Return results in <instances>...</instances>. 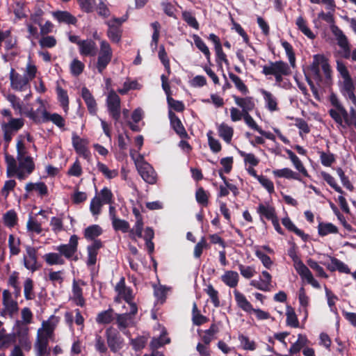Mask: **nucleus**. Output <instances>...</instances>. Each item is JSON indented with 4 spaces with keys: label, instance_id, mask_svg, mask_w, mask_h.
Segmentation results:
<instances>
[{
    "label": "nucleus",
    "instance_id": "f257e3e1",
    "mask_svg": "<svg viewBox=\"0 0 356 356\" xmlns=\"http://www.w3.org/2000/svg\"><path fill=\"white\" fill-rule=\"evenodd\" d=\"M330 104L333 106L329 110V114L331 118L337 124L339 127L346 128V123L350 115L345 107L342 105L338 97L334 93H331L329 97Z\"/></svg>",
    "mask_w": 356,
    "mask_h": 356
},
{
    "label": "nucleus",
    "instance_id": "f03ea898",
    "mask_svg": "<svg viewBox=\"0 0 356 356\" xmlns=\"http://www.w3.org/2000/svg\"><path fill=\"white\" fill-rule=\"evenodd\" d=\"M130 155L143 179L149 184H155L156 181V173L154 168L145 161L143 156L138 154L137 156H135L132 150L130 152Z\"/></svg>",
    "mask_w": 356,
    "mask_h": 356
},
{
    "label": "nucleus",
    "instance_id": "7ed1b4c3",
    "mask_svg": "<svg viewBox=\"0 0 356 356\" xmlns=\"http://www.w3.org/2000/svg\"><path fill=\"white\" fill-rule=\"evenodd\" d=\"M262 73L266 76L273 75L275 76V81L280 83L283 80L284 76L291 74L290 68L287 63L283 61L270 62L262 67Z\"/></svg>",
    "mask_w": 356,
    "mask_h": 356
},
{
    "label": "nucleus",
    "instance_id": "20e7f679",
    "mask_svg": "<svg viewBox=\"0 0 356 356\" xmlns=\"http://www.w3.org/2000/svg\"><path fill=\"white\" fill-rule=\"evenodd\" d=\"M320 67H321L323 73L327 79H331L332 70L327 62V60L323 55H315L312 65L310 66V71L314 78L318 80H321L320 74Z\"/></svg>",
    "mask_w": 356,
    "mask_h": 356
},
{
    "label": "nucleus",
    "instance_id": "39448f33",
    "mask_svg": "<svg viewBox=\"0 0 356 356\" xmlns=\"http://www.w3.org/2000/svg\"><path fill=\"white\" fill-rule=\"evenodd\" d=\"M128 13H127L121 17H114L108 22V29L107 32L108 37L112 42L118 43L120 42L122 35L120 26L128 19Z\"/></svg>",
    "mask_w": 356,
    "mask_h": 356
},
{
    "label": "nucleus",
    "instance_id": "423d86ee",
    "mask_svg": "<svg viewBox=\"0 0 356 356\" xmlns=\"http://www.w3.org/2000/svg\"><path fill=\"white\" fill-rule=\"evenodd\" d=\"M138 312L136 304H131L129 307V312L116 314V323L120 330H125L127 327L136 325V314Z\"/></svg>",
    "mask_w": 356,
    "mask_h": 356
},
{
    "label": "nucleus",
    "instance_id": "0eeeda50",
    "mask_svg": "<svg viewBox=\"0 0 356 356\" xmlns=\"http://www.w3.org/2000/svg\"><path fill=\"white\" fill-rule=\"evenodd\" d=\"M339 89L346 100H350L356 107V82L351 77L343 79L339 83Z\"/></svg>",
    "mask_w": 356,
    "mask_h": 356
},
{
    "label": "nucleus",
    "instance_id": "6e6552de",
    "mask_svg": "<svg viewBox=\"0 0 356 356\" xmlns=\"http://www.w3.org/2000/svg\"><path fill=\"white\" fill-rule=\"evenodd\" d=\"M106 104L110 114L118 120L120 117V98L113 90L108 93Z\"/></svg>",
    "mask_w": 356,
    "mask_h": 356
},
{
    "label": "nucleus",
    "instance_id": "1a4fd4ad",
    "mask_svg": "<svg viewBox=\"0 0 356 356\" xmlns=\"http://www.w3.org/2000/svg\"><path fill=\"white\" fill-rule=\"evenodd\" d=\"M106 340L111 350L116 353L122 348L123 340L119 332L113 327H108L106 330Z\"/></svg>",
    "mask_w": 356,
    "mask_h": 356
},
{
    "label": "nucleus",
    "instance_id": "9d476101",
    "mask_svg": "<svg viewBox=\"0 0 356 356\" xmlns=\"http://www.w3.org/2000/svg\"><path fill=\"white\" fill-rule=\"evenodd\" d=\"M115 289L118 293V297L115 298L116 302H120V300L122 298L126 301L129 307H131V304H135L132 302V290L125 286L124 277L120 279V282L116 284Z\"/></svg>",
    "mask_w": 356,
    "mask_h": 356
},
{
    "label": "nucleus",
    "instance_id": "9b49d317",
    "mask_svg": "<svg viewBox=\"0 0 356 356\" xmlns=\"http://www.w3.org/2000/svg\"><path fill=\"white\" fill-rule=\"evenodd\" d=\"M112 58V50L110 46H101L100 51L98 54L97 69L99 73H102L106 69Z\"/></svg>",
    "mask_w": 356,
    "mask_h": 356
},
{
    "label": "nucleus",
    "instance_id": "f8f14e48",
    "mask_svg": "<svg viewBox=\"0 0 356 356\" xmlns=\"http://www.w3.org/2000/svg\"><path fill=\"white\" fill-rule=\"evenodd\" d=\"M10 86L13 90L23 91L27 88L29 79L26 76H22L12 68L10 72Z\"/></svg>",
    "mask_w": 356,
    "mask_h": 356
},
{
    "label": "nucleus",
    "instance_id": "ddd939ff",
    "mask_svg": "<svg viewBox=\"0 0 356 356\" xmlns=\"http://www.w3.org/2000/svg\"><path fill=\"white\" fill-rule=\"evenodd\" d=\"M72 144L79 155L83 156L84 159L89 157L90 152L87 147L88 144L87 139L80 138L76 134L73 133Z\"/></svg>",
    "mask_w": 356,
    "mask_h": 356
},
{
    "label": "nucleus",
    "instance_id": "4468645a",
    "mask_svg": "<svg viewBox=\"0 0 356 356\" xmlns=\"http://www.w3.org/2000/svg\"><path fill=\"white\" fill-rule=\"evenodd\" d=\"M28 258L24 257V264L26 268L35 272L40 268V265L37 261V252L34 248L28 247L26 248Z\"/></svg>",
    "mask_w": 356,
    "mask_h": 356
},
{
    "label": "nucleus",
    "instance_id": "2eb2a0df",
    "mask_svg": "<svg viewBox=\"0 0 356 356\" xmlns=\"http://www.w3.org/2000/svg\"><path fill=\"white\" fill-rule=\"evenodd\" d=\"M37 334V339L35 347L37 350L38 356H49L50 355V349L48 348L49 338Z\"/></svg>",
    "mask_w": 356,
    "mask_h": 356
},
{
    "label": "nucleus",
    "instance_id": "dca6fc26",
    "mask_svg": "<svg viewBox=\"0 0 356 356\" xmlns=\"http://www.w3.org/2000/svg\"><path fill=\"white\" fill-rule=\"evenodd\" d=\"M83 284V282L81 280L76 281L75 280L73 281L72 293V296L70 298L73 302H74L77 305L83 307L85 304V300L82 295V289L81 287V285Z\"/></svg>",
    "mask_w": 356,
    "mask_h": 356
},
{
    "label": "nucleus",
    "instance_id": "f3484780",
    "mask_svg": "<svg viewBox=\"0 0 356 356\" xmlns=\"http://www.w3.org/2000/svg\"><path fill=\"white\" fill-rule=\"evenodd\" d=\"M170 124L175 131L181 137L186 138L188 134L179 118L171 110L168 112Z\"/></svg>",
    "mask_w": 356,
    "mask_h": 356
},
{
    "label": "nucleus",
    "instance_id": "a211bd4d",
    "mask_svg": "<svg viewBox=\"0 0 356 356\" xmlns=\"http://www.w3.org/2000/svg\"><path fill=\"white\" fill-rule=\"evenodd\" d=\"M233 98L236 104L241 108L244 114L249 113V112L252 111L255 107V104L252 97H238L234 95Z\"/></svg>",
    "mask_w": 356,
    "mask_h": 356
},
{
    "label": "nucleus",
    "instance_id": "6ab92c4d",
    "mask_svg": "<svg viewBox=\"0 0 356 356\" xmlns=\"http://www.w3.org/2000/svg\"><path fill=\"white\" fill-rule=\"evenodd\" d=\"M102 243L99 240H95L94 242L88 247V259L87 264L93 266L97 261L98 250L102 248Z\"/></svg>",
    "mask_w": 356,
    "mask_h": 356
},
{
    "label": "nucleus",
    "instance_id": "aec40b11",
    "mask_svg": "<svg viewBox=\"0 0 356 356\" xmlns=\"http://www.w3.org/2000/svg\"><path fill=\"white\" fill-rule=\"evenodd\" d=\"M330 263L325 264V265H326L327 269H329L330 271L339 270L341 273L347 274L350 273V268L343 261L332 257H330Z\"/></svg>",
    "mask_w": 356,
    "mask_h": 356
},
{
    "label": "nucleus",
    "instance_id": "412c9836",
    "mask_svg": "<svg viewBox=\"0 0 356 356\" xmlns=\"http://www.w3.org/2000/svg\"><path fill=\"white\" fill-rule=\"evenodd\" d=\"M81 95L87 105L89 112L92 115H95L97 112V103L89 90L85 87L83 88Z\"/></svg>",
    "mask_w": 356,
    "mask_h": 356
},
{
    "label": "nucleus",
    "instance_id": "4be33fe9",
    "mask_svg": "<svg viewBox=\"0 0 356 356\" xmlns=\"http://www.w3.org/2000/svg\"><path fill=\"white\" fill-rule=\"evenodd\" d=\"M42 122H52L54 124L61 128L65 126L64 118L58 113H50L46 110L42 111Z\"/></svg>",
    "mask_w": 356,
    "mask_h": 356
},
{
    "label": "nucleus",
    "instance_id": "5701e85b",
    "mask_svg": "<svg viewBox=\"0 0 356 356\" xmlns=\"http://www.w3.org/2000/svg\"><path fill=\"white\" fill-rule=\"evenodd\" d=\"M218 135L227 143H230L234 134V129L226 123H221L217 127Z\"/></svg>",
    "mask_w": 356,
    "mask_h": 356
},
{
    "label": "nucleus",
    "instance_id": "b1692460",
    "mask_svg": "<svg viewBox=\"0 0 356 356\" xmlns=\"http://www.w3.org/2000/svg\"><path fill=\"white\" fill-rule=\"evenodd\" d=\"M221 280L227 286L234 288L238 284L239 275L236 271L227 270L222 275Z\"/></svg>",
    "mask_w": 356,
    "mask_h": 356
},
{
    "label": "nucleus",
    "instance_id": "393cba45",
    "mask_svg": "<svg viewBox=\"0 0 356 356\" xmlns=\"http://www.w3.org/2000/svg\"><path fill=\"white\" fill-rule=\"evenodd\" d=\"M261 93L264 97L266 108L271 112L277 111V102L275 97L271 92L264 89L261 90Z\"/></svg>",
    "mask_w": 356,
    "mask_h": 356
},
{
    "label": "nucleus",
    "instance_id": "a878e982",
    "mask_svg": "<svg viewBox=\"0 0 356 356\" xmlns=\"http://www.w3.org/2000/svg\"><path fill=\"white\" fill-rule=\"evenodd\" d=\"M234 294L238 307L246 312H252L253 307L245 296L238 291H234Z\"/></svg>",
    "mask_w": 356,
    "mask_h": 356
},
{
    "label": "nucleus",
    "instance_id": "bb28decb",
    "mask_svg": "<svg viewBox=\"0 0 356 356\" xmlns=\"http://www.w3.org/2000/svg\"><path fill=\"white\" fill-rule=\"evenodd\" d=\"M25 190L28 193H30L33 191H36L41 197L44 196L48 193L47 187L44 182H29L26 184Z\"/></svg>",
    "mask_w": 356,
    "mask_h": 356
},
{
    "label": "nucleus",
    "instance_id": "cd10ccee",
    "mask_svg": "<svg viewBox=\"0 0 356 356\" xmlns=\"http://www.w3.org/2000/svg\"><path fill=\"white\" fill-rule=\"evenodd\" d=\"M62 85H65V81L62 79L60 81L56 83V93L58 99L65 112H67V92L63 88Z\"/></svg>",
    "mask_w": 356,
    "mask_h": 356
},
{
    "label": "nucleus",
    "instance_id": "c85d7f7f",
    "mask_svg": "<svg viewBox=\"0 0 356 356\" xmlns=\"http://www.w3.org/2000/svg\"><path fill=\"white\" fill-rule=\"evenodd\" d=\"M257 212L270 220L277 218L274 207L269 204H260L257 208Z\"/></svg>",
    "mask_w": 356,
    "mask_h": 356
},
{
    "label": "nucleus",
    "instance_id": "c756f323",
    "mask_svg": "<svg viewBox=\"0 0 356 356\" xmlns=\"http://www.w3.org/2000/svg\"><path fill=\"white\" fill-rule=\"evenodd\" d=\"M273 174L275 177H283L286 179L300 180L298 174L288 168L275 170L273 171Z\"/></svg>",
    "mask_w": 356,
    "mask_h": 356
},
{
    "label": "nucleus",
    "instance_id": "7c9ffc66",
    "mask_svg": "<svg viewBox=\"0 0 356 356\" xmlns=\"http://www.w3.org/2000/svg\"><path fill=\"white\" fill-rule=\"evenodd\" d=\"M55 326L56 325L51 321V319L43 321L42 327L38 330V333H40L41 336L51 339L53 335Z\"/></svg>",
    "mask_w": 356,
    "mask_h": 356
},
{
    "label": "nucleus",
    "instance_id": "2f4dec72",
    "mask_svg": "<svg viewBox=\"0 0 356 356\" xmlns=\"http://www.w3.org/2000/svg\"><path fill=\"white\" fill-rule=\"evenodd\" d=\"M330 30L337 40V44H349L347 37L339 26L332 24L330 26Z\"/></svg>",
    "mask_w": 356,
    "mask_h": 356
},
{
    "label": "nucleus",
    "instance_id": "473e14b6",
    "mask_svg": "<svg viewBox=\"0 0 356 356\" xmlns=\"http://www.w3.org/2000/svg\"><path fill=\"white\" fill-rule=\"evenodd\" d=\"M113 320V309H108L99 313L96 317V322L99 324H108Z\"/></svg>",
    "mask_w": 356,
    "mask_h": 356
},
{
    "label": "nucleus",
    "instance_id": "72a5a7b5",
    "mask_svg": "<svg viewBox=\"0 0 356 356\" xmlns=\"http://www.w3.org/2000/svg\"><path fill=\"white\" fill-rule=\"evenodd\" d=\"M28 332L29 328L26 324L24 323L22 321H17L15 324V332L13 333L15 334V337H18L20 341L26 339Z\"/></svg>",
    "mask_w": 356,
    "mask_h": 356
},
{
    "label": "nucleus",
    "instance_id": "f704fd0d",
    "mask_svg": "<svg viewBox=\"0 0 356 356\" xmlns=\"http://www.w3.org/2000/svg\"><path fill=\"white\" fill-rule=\"evenodd\" d=\"M19 166L20 168L25 169L27 173L31 174L35 169V164L31 156L20 157Z\"/></svg>",
    "mask_w": 356,
    "mask_h": 356
},
{
    "label": "nucleus",
    "instance_id": "c9c22d12",
    "mask_svg": "<svg viewBox=\"0 0 356 356\" xmlns=\"http://www.w3.org/2000/svg\"><path fill=\"white\" fill-rule=\"evenodd\" d=\"M3 223L8 227H14L17 222V216L16 212L11 209L8 211L3 215Z\"/></svg>",
    "mask_w": 356,
    "mask_h": 356
},
{
    "label": "nucleus",
    "instance_id": "e433bc0d",
    "mask_svg": "<svg viewBox=\"0 0 356 356\" xmlns=\"http://www.w3.org/2000/svg\"><path fill=\"white\" fill-rule=\"evenodd\" d=\"M286 324L293 327H298L299 322L294 309L291 306L286 307Z\"/></svg>",
    "mask_w": 356,
    "mask_h": 356
},
{
    "label": "nucleus",
    "instance_id": "4c0bfd02",
    "mask_svg": "<svg viewBox=\"0 0 356 356\" xmlns=\"http://www.w3.org/2000/svg\"><path fill=\"white\" fill-rule=\"evenodd\" d=\"M318 234L321 236H326L328 234H335L338 232L337 227L332 223H319Z\"/></svg>",
    "mask_w": 356,
    "mask_h": 356
},
{
    "label": "nucleus",
    "instance_id": "58836bf2",
    "mask_svg": "<svg viewBox=\"0 0 356 356\" xmlns=\"http://www.w3.org/2000/svg\"><path fill=\"white\" fill-rule=\"evenodd\" d=\"M24 293L26 300H30L35 298L33 292V281L31 278H27L24 284Z\"/></svg>",
    "mask_w": 356,
    "mask_h": 356
},
{
    "label": "nucleus",
    "instance_id": "ea45409f",
    "mask_svg": "<svg viewBox=\"0 0 356 356\" xmlns=\"http://www.w3.org/2000/svg\"><path fill=\"white\" fill-rule=\"evenodd\" d=\"M102 232V228L97 225H94L89 226L85 229L84 235L87 239L92 240L99 236Z\"/></svg>",
    "mask_w": 356,
    "mask_h": 356
},
{
    "label": "nucleus",
    "instance_id": "a19ab883",
    "mask_svg": "<svg viewBox=\"0 0 356 356\" xmlns=\"http://www.w3.org/2000/svg\"><path fill=\"white\" fill-rule=\"evenodd\" d=\"M70 68L71 74L74 76H78L83 72L85 65L81 61L74 58L70 63Z\"/></svg>",
    "mask_w": 356,
    "mask_h": 356
},
{
    "label": "nucleus",
    "instance_id": "79ce46f5",
    "mask_svg": "<svg viewBox=\"0 0 356 356\" xmlns=\"http://www.w3.org/2000/svg\"><path fill=\"white\" fill-rule=\"evenodd\" d=\"M97 168L107 179H113L118 175V170H110L105 164L100 162L97 163Z\"/></svg>",
    "mask_w": 356,
    "mask_h": 356
},
{
    "label": "nucleus",
    "instance_id": "37998d69",
    "mask_svg": "<svg viewBox=\"0 0 356 356\" xmlns=\"http://www.w3.org/2000/svg\"><path fill=\"white\" fill-rule=\"evenodd\" d=\"M20 241L19 238H15L14 235L10 234L8 238V247L11 255H17L20 252L19 245Z\"/></svg>",
    "mask_w": 356,
    "mask_h": 356
},
{
    "label": "nucleus",
    "instance_id": "c03bdc74",
    "mask_svg": "<svg viewBox=\"0 0 356 356\" xmlns=\"http://www.w3.org/2000/svg\"><path fill=\"white\" fill-rule=\"evenodd\" d=\"M213 131H209L207 134L208 138V143L210 149L214 153H218L221 150V145L218 140L214 138L213 136Z\"/></svg>",
    "mask_w": 356,
    "mask_h": 356
},
{
    "label": "nucleus",
    "instance_id": "a18cd8bd",
    "mask_svg": "<svg viewBox=\"0 0 356 356\" xmlns=\"http://www.w3.org/2000/svg\"><path fill=\"white\" fill-rule=\"evenodd\" d=\"M112 225L115 230L126 233L129 231V224L127 221L120 218H114Z\"/></svg>",
    "mask_w": 356,
    "mask_h": 356
},
{
    "label": "nucleus",
    "instance_id": "49530a36",
    "mask_svg": "<svg viewBox=\"0 0 356 356\" xmlns=\"http://www.w3.org/2000/svg\"><path fill=\"white\" fill-rule=\"evenodd\" d=\"M238 340L243 348L245 350H254L257 348L256 343L250 341L249 338L243 334L238 336Z\"/></svg>",
    "mask_w": 356,
    "mask_h": 356
},
{
    "label": "nucleus",
    "instance_id": "de8ad7c7",
    "mask_svg": "<svg viewBox=\"0 0 356 356\" xmlns=\"http://www.w3.org/2000/svg\"><path fill=\"white\" fill-rule=\"evenodd\" d=\"M44 259L49 265H55L64 263L63 259L61 258L60 254L58 253H47L44 254Z\"/></svg>",
    "mask_w": 356,
    "mask_h": 356
},
{
    "label": "nucleus",
    "instance_id": "09e8293b",
    "mask_svg": "<svg viewBox=\"0 0 356 356\" xmlns=\"http://www.w3.org/2000/svg\"><path fill=\"white\" fill-rule=\"evenodd\" d=\"M165 334V332L163 331L162 334L160 335L159 338H153L151 341L150 346L154 350L155 349L161 347L165 343H170L169 338H165L164 335Z\"/></svg>",
    "mask_w": 356,
    "mask_h": 356
},
{
    "label": "nucleus",
    "instance_id": "8fccbe9b",
    "mask_svg": "<svg viewBox=\"0 0 356 356\" xmlns=\"http://www.w3.org/2000/svg\"><path fill=\"white\" fill-rule=\"evenodd\" d=\"M24 126V120L22 118H11L10 121L5 124V127L8 128L10 131H18Z\"/></svg>",
    "mask_w": 356,
    "mask_h": 356
},
{
    "label": "nucleus",
    "instance_id": "3c124183",
    "mask_svg": "<svg viewBox=\"0 0 356 356\" xmlns=\"http://www.w3.org/2000/svg\"><path fill=\"white\" fill-rule=\"evenodd\" d=\"M229 76L230 79L234 83L237 89L240 90L243 94H247L248 92V88L238 76L233 73H229Z\"/></svg>",
    "mask_w": 356,
    "mask_h": 356
},
{
    "label": "nucleus",
    "instance_id": "603ef678",
    "mask_svg": "<svg viewBox=\"0 0 356 356\" xmlns=\"http://www.w3.org/2000/svg\"><path fill=\"white\" fill-rule=\"evenodd\" d=\"M143 230V219L137 220L133 229H129V234L131 238H134L135 236L138 238L142 237V233Z\"/></svg>",
    "mask_w": 356,
    "mask_h": 356
},
{
    "label": "nucleus",
    "instance_id": "864d4df0",
    "mask_svg": "<svg viewBox=\"0 0 356 356\" xmlns=\"http://www.w3.org/2000/svg\"><path fill=\"white\" fill-rule=\"evenodd\" d=\"M182 18L188 26L195 29H199V23L191 12L184 11L182 13Z\"/></svg>",
    "mask_w": 356,
    "mask_h": 356
},
{
    "label": "nucleus",
    "instance_id": "5fc2aeb1",
    "mask_svg": "<svg viewBox=\"0 0 356 356\" xmlns=\"http://www.w3.org/2000/svg\"><path fill=\"white\" fill-rule=\"evenodd\" d=\"M300 275L302 279L306 280L307 282L313 287L316 289H319L321 287L320 284L314 278L311 271L308 268L305 270V271L304 270V273L300 274Z\"/></svg>",
    "mask_w": 356,
    "mask_h": 356
},
{
    "label": "nucleus",
    "instance_id": "6e6d98bb",
    "mask_svg": "<svg viewBox=\"0 0 356 356\" xmlns=\"http://www.w3.org/2000/svg\"><path fill=\"white\" fill-rule=\"evenodd\" d=\"M6 159L8 164L7 175L8 177L13 176L18 170L16 161L11 156H6Z\"/></svg>",
    "mask_w": 356,
    "mask_h": 356
},
{
    "label": "nucleus",
    "instance_id": "4d7b16f0",
    "mask_svg": "<svg viewBox=\"0 0 356 356\" xmlns=\"http://www.w3.org/2000/svg\"><path fill=\"white\" fill-rule=\"evenodd\" d=\"M25 3L22 1H17L15 2L14 14L18 19H22L26 17L24 11Z\"/></svg>",
    "mask_w": 356,
    "mask_h": 356
},
{
    "label": "nucleus",
    "instance_id": "13d9d810",
    "mask_svg": "<svg viewBox=\"0 0 356 356\" xmlns=\"http://www.w3.org/2000/svg\"><path fill=\"white\" fill-rule=\"evenodd\" d=\"M104 203L99 197L95 196L90 202V211L93 215H98Z\"/></svg>",
    "mask_w": 356,
    "mask_h": 356
},
{
    "label": "nucleus",
    "instance_id": "bf43d9fd",
    "mask_svg": "<svg viewBox=\"0 0 356 356\" xmlns=\"http://www.w3.org/2000/svg\"><path fill=\"white\" fill-rule=\"evenodd\" d=\"M238 267L241 273V275L246 279H250L256 273L254 268L252 266H247L241 264H239Z\"/></svg>",
    "mask_w": 356,
    "mask_h": 356
},
{
    "label": "nucleus",
    "instance_id": "052dcab7",
    "mask_svg": "<svg viewBox=\"0 0 356 356\" xmlns=\"http://www.w3.org/2000/svg\"><path fill=\"white\" fill-rule=\"evenodd\" d=\"M283 225L287 228L289 230L293 232L298 236L303 237L304 232L300 229L297 228L296 225L292 222V221L289 218H284L282 219Z\"/></svg>",
    "mask_w": 356,
    "mask_h": 356
},
{
    "label": "nucleus",
    "instance_id": "680f3d73",
    "mask_svg": "<svg viewBox=\"0 0 356 356\" xmlns=\"http://www.w3.org/2000/svg\"><path fill=\"white\" fill-rule=\"evenodd\" d=\"M206 292L208 296L210 297L212 303L216 307L220 306V300L218 299V291L213 287L212 285H209L207 289H206Z\"/></svg>",
    "mask_w": 356,
    "mask_h": 356
},
{
    "label": "nucleus",
    "instance_id": "e2e57ef3",
    "mask_svg": "<svg viewBox=\"0 0 356 356\" xmlns=\"http://www.w3.org/2000/svg\"><path fill=\"white\" fill-rule=\"evenodd\" d=\"M81 8L86 13H91L94 10L96 4L95 0H77Z\"/></svg>",
    "mask_w": 356,
    "mask_h": 356
},
{
    "label": "nucleus",
    "instance_id": "0e129e2a",
    "mask_svg": "<svg viewBox=\"0 0 356 356\" xmlns=\"http://www.w3.org/2000/svg\"><path fill=\"white\" fill-rule=\"evenodd\" d=\"M15 342V334H8L3 335L0 339V348H8L11 344Z\"/></svg>",
    "mask_w": 356,
    "mask_h": 356
},
{
    "label": "nucleus",
    "instance_id": "69168bd1",
    "mask_svg": "<svg viewBox=\"0 0 356 356\" xmlns=\"http://www.w3.org/2000/svg\"><path fill=\"white\" fill-rule=\"evenodd\" d=\"M322 177L323 178V179L332 187L337 192L339 193H343V191L342 189L341 188V187H339L336 181H335V179L334 178L330 175V174L327 173V172H322Z\"/></svg>",
    "mask_w": 356,
    "mask_h": 356
},
{
    "label": "nucleus",
    "instance_id": "338daca9",
    "mask_svg": "<svg viewBox=\"0 0 356 356\" xmlns=\"http://www.w3.org/2000/svg\"><path fill=\"white\" fill-rule=\"evenodd\" d=\"M238 153L244 158L245 163L250 164L252 166H256L258 165L259 160L253 154H248L241 150L238 151Z\"/></svg>",
    "mask_w": 356,
    "mask_h": 356
},
{
    "label": "nucleus",
    "instance_id": "774afa93",
    "mask_svg": "<svg viewBox=\"0 0 356 356\" xmlns=\"http://www.w3.org/2000/svg\"><path fill=\"white\" fill-rule=\"evenodd\" d=\"M168 106L177 112L183 111L184 109V104L178 100L174 99L172 97H167Z\"/></svg>",
    "mask_w": 356,
    "mask_h": 356
}]
</instances>
